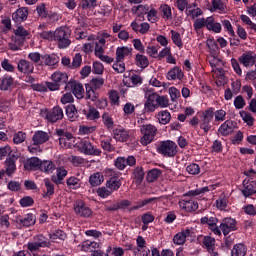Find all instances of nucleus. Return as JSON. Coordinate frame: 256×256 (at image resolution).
Returning a JSON list of instances; mask_svg holds the SVG:
<instances>
[{"label": "nucleus", "mask_w": 256, "mask_h": 256, "mask_svg": "<svg viewBox=\"0 0 256 256\" xmlns=\"http://www.w3.org/2000/svg\"><path fill=\"white\" fill-rule=\"evenodd\" d=\"M54 41L59 49H67L71 45V30L61 26L54 31Z\"/></svg>", "instance_id": "1"}, {"label": "nucleus", "mask_w": 256, "mask_h": 256, "mask_svg": "<svg viewBox=\"0 0 256 256\" xmlns=\"http://www.w3.org/2000/svg\"><path fill=\"white\" fill-rule=\"evenodd\" d=\"M140 133L142 137L140 138V143L144 147L150 145L155 141V137L157 136V127L153 124H144L140 126Z\"/></svg>", "instance_id": "2"}, {"label": "nucleus", "mask_w": 256, "mask_h": 256, "mask_svg": "<svg viewBox=\"0 0 256 256\" xmlns=\"http://www.w3.org/2000/svg\"><path fill=\"white\" fill-rule=\"evenodd\" d=\"M26 247L30 253H37L39 249L51 247V242L49 238L43 236V234H38L33 237L32 241L27 243Z\"/></svg>", "instance_id": "3"}, {"label": "nucleus", "mask_w": 256, "mask_h": 256, "mask_svg": "<svg viewBox=\"0 0 256 256\" xmlns=\"http://www.w3.org/2000/svg\"><path fill=\"white\" fill-rule=\"evenodd\" d=\"M157 153L163 157H175L177 155V144L171 140L160 142Z\"/></svg>", "instance_id": "4"}, {"label": "nucleus", "mask_w": 256, "mask_h": 256, "mask_svg": "<svg viewBox=\"0 0 256 256\" xmlns=\"http://www.w3.org/2000/svg\"><path fill=\"white\" fill-rule=\"evenodd\" d=\"M56 135L59 137V145L64 149H69L73 147V143H75V137L70 132H67L63 129L56 130Z\"/></svg>", "instance_id": "5"}, {"label": "nucleus", "mask_w": 256, "mask_h": 256, "mask_svg": "<svg viewBox=\"0 0 256 256\" xmlns=\"http://www.w3.org/2000/svg\"><path fill=\"white\" fill-rule=\"evenodd\" d=\"M78 149L80 153H83L84 155H92L95 157L101 155V149L97 148L89 140H82L78 145Z\"/></svg>", "instance_id": "6"}, {"label": "nucleus", "mask_w": 256, "mask_h": 256, "mask_svg": "<svg viewBox=\"0 0 256 256\" xmlns=\"http://www.w3.org/2000/svg\"><path fill=\"white\" fill-rule=\"evenodd\" d=\"M211 123H213V108L205 110L200 116V129H203L204 133L211 131Z\"/></svg>", "instance_id": "7"}, {"label": "nucleus", "mask_w": 256, "mask_h": 256, "mask_svg": "<svg viewBox=\"0 0 256 256\" xmlns=\"http://www.w3.org/2000/svg\"><path fill=\"white\" fill-rule=\"evenodd\" d=\"M146 102L144 103V111L145 113H154L157 107V98L155 96V92L151 90H147L145 93Z\"/></svg>", "instance_id": "8"}, {"label": "nucleus", "mask_w": 256, "mask_h": 256, "mask_svg": "<svg viewBox=\"0 0 256 256\" xmlns=\"http://www.w3.org/2000/svg\"><path fill=\"white\" fill-rule=\"evenodd\" d=\"M137 247L133 249L134 256H149L151 250L147 248V241L143 236H138L136 238Z\"/></svg>", "instance_id": "9"}, {"label": "nucleus", "mask_w": 256, "mask_h": 256, "mask_svg": "<svg viewBox=\"0 0 256 256\" xmlns=\"http://www.w3.org/2000/svg\"><path fill=\"white\" fill-rule=\"evenodd\" d=\"M65 89L66 91H72L76 99H83V95H85L83 84L77 81H69L66 83Z\"/></svg>", "instance_id": "10"}, {"label": "nucleus", "mask_w": 256, "mask_h": 256, "mask_svg": "<svg viewBox=\"0 0 256 256\" xmlns=\"http://www.w3.org/2000/svg\"><path fill=\"white\" fill-rule=\"evenodd\" d=\"M202 225H208L209 229L214 233V235L221 236V229L217 227L219 219L215 216H204L200 219Z\"/></svg>", "instance_id": "11"}, {"label": "nucleus", "mask_w": 256, "mask_h": 256, "mask_svg": "<svg viewBox=\"0 0 256 256\" xmlns=\"http://www.w3.org/2000/svg\"><path fill=\"white\" fill-rule=\"evenodd\" d=\"M239 63L246 67L247 69H251L256 63V54L253 51H246L239 57Z\"/></svg>", "instance_id": "12"}, {"label": "nucleus", "mask_w": 256, "mask_h": 256, "mask_svg": "<svg viewBox=\"0 0 256 256\" xmlns=\"http://www.w3.org/2000/svg\"><path fill=\"white\" fill-rule=\"evenodd\" d=\"M219 229L227 237V234L231 233V231H237V221L233 218H224L220 223Z\"/></svg>", "instance_id": "13"}, {"label": "nucleus", "mask_w": 256, "mask_h": 256, "mask_svg": "<svg viewBox=\"0 0 256 256\" xmlns=\"http://www.w3.org/2000/svg\"><path fill=\"white\" fill-rule=\"evenodd\" d=\"M178 205L180 209H182V211H186V213H193L194 211H197V209H199V204L191 198L180 200Z\"/></svg>", "instance_id": "14"}, {"label": "nucleus", "mask_w": 256, "mask_h": 256, "mask_svg": "<svg viewBox=\"0 0 256 256\" xmlns=\"http://www.w3.org/2000/svg\"><path fill=\"white\" fill-rule=\"evenodd\" d=\"M74 211L76 215H79V217H89L93 214V211H91V208L85 204V202L79 200L76 201L74 204Z\"/></svg>", "instance_id": "15"}, {"label": "nucleus", "mask_w": 256, "mask_h": 256, "mask_svg": "<svg viewBox=\"0 0 256 256\" xmlns=\"http://www.w3.org/2000/svg\"><path fill=\"white\" fill-rule=\"evenodd\" d=\"M94 55L103 61V63L111 64L115 59L111 56L105 55V46L95 43Z\"/></svg>", "instance_id": "16"}, {"label": "nucleus", "mask_w": 256, "mask_h": 256, "mask_svg": "<svg viewBox=\"0 0 256 256\" xmlns=\"http://www.w3.org/2000/svg\"><path fill=\"white\" fill-rule=\"evenodd\" d=\"M63 117V108L60 106L53 107L46 115V119L50 121V123H57V121H61Z\"/></svg>", "instance_id": "17"}, {"label": "nucleus", "mask_w": 256, "mask_h": 256, "mask_svg": "<svg viewBox=\"0 0 256 256\" xmlns=\"http://www.w3.org/2000/svg\"><path fill=\"white\" fill-rule=\"evenodd\" d=\"M17 69L23 75H31L35 71V66L29 60L20 59L17 63Z\"/></svg>", "instance_id": "18"}, {"label": "nucleus", "mask_w": 256, "mask_h": 256, "mask_svg": "<svg viewBox=\"0 0 256 256\" xmlns=\"http://www.w3.org/2000/svg\"><path fill=\"white\" fill-rule=\"evenodd\" d=\"M113 137L115 141H120V143H125V141H129V130L123 127H117L113 130Z\"/></svg>", "instance_id": "19"}, {"label": "nucleus", "mask_w": 256, "mask_h": 256, "mask_svg": "<svg viewBox=\"0 0 256 256\" xmlns=\"http://www.w3.org/2000/svg\"><path fill=\"white\" fill-rule=\"evenodd\" d=\"M192 235L193 230L189 228L182 230L173 237V243H175V245H184L185 241H187V237H191Z\"/></svg>", "instance_id": "20"}, {"label": "nucleus", "mask_w": 256, "mask_h": 256, "mask_svg": "<svg viewBox=\"0 0 256 256\" xmlns=\"http://www.w3.org/2000/svg\"><path fill=\"white\" fill-rule=\"evenodd\" d=\"M35 221V215L33 214L16 217V223L20 225V227H31V225H35Z\"/></svg>", "instance_id": "21"}, {"label": "nucleus", "mask_w": 256, "mask_h": 256, "mask_svg": "<svg viewBox=\"0 0 256 256\" xmlns=\"http://www.w3.org/2000/svg\"><path fill=\"white\" fill-rule=\"evenodd\" d=\"M27 17H29L27 8H19L12 14V20L15 23H23V21H27Z\"/></svg>", "instance_id": "22"}, {"label": "nucleus", "mask_w": 256, "mask_h": 256, "mask_svg": "<svg viewBox=\"0 0 256 256\" xmlns=\"http://www.w3.org/2000/svg\"><path fill=\"white\" fill-rule=\"evenodd\" d=\"M33 145L39 146L49 141V133L44 131H36L32 137Z\"/></svg>", "instance_id": "23"}, {"label": "nucleus", "mask_w": 256, "mask_h": 256, "mask_svg": "<svg viewBox=\"0 0 256 256\" xmlns=\"http://www.w3.org/2000/svg\"><path fill=\"white\" fill-rule=\"evenodd\" d=\"M59 63V56L55 54L42 55V61L40 65H46L47 67H55Z\"/></svg>", "instance_id": "24"}, {"label": "nucleus", "mask_w": 256, "mask_h": 256, "mask_svg": "<svg viewBox=\"0 0 256 256\" xmlns=\"http://www.w3.org/2000/svg\"><path fill=\"white\" fill-rule=\"evenodd\" d=\"M41 160L37 157L28 158L24 163L26 171H38L40 169Z\"/></svg>", "instance_id": "25"}, {"label": "nucleus", "mask_w": 256, "mask_h": 256, "mask_svg": "<svg viewBox=\"0 0 256 256\" xmlns=\"http://www.w3.org/2000/svg\"><path fill=\"white\" fill-rule=\"evenodd\" d=\"M202 243L208 251V256H212L213 253H217V251H215V238L211 236H203Z\"/></svg>", "instance_id": "26"}, {"label": "nucleus", "mask_w": 256, "mask_h": 256, "mask_svg": "<svg viewBox=\"0 0 256 256\" xmlns=\"http://www.w3.org/2000/svg\"><path fill=\"white\" fill-rule=\"evenodd\" d=\"M243 186L244 188L241 190V193L244 195V197H251V195H255L256 193L255 182L244 181Z\"/></svg>", "instance_id": "27"}, {"label": "nucleus", "mask_w": 256, "mask_h": 256, "mask_svg": "<svg viewBox=\"0 0 256 256\" xmlns=\"http://www.w3.org/2000/svg\"><path fill=\"white\" fill-rule=\"evenodd\" d=\"M14 84H15V79H13L9 75H4L0 80V90L9 91Z\"/></svg>", "instance_id": "28"}, {"label": "nucleus", "mask_w": 256, "mask_h": 256, "mask_svg": "<svg viewBox=\"0 0 256 256\" xmlns=\"http://www.w3.org/2000/svg\"><path fill=\"white\" fill-rule=\"evenodd\" d=\"M184 76L185 75L183 74V70H181V68L176 66L172 68L170 71H168L166 77L168 81H175V79H178L179 81H181V79H183Z\"/></svg>", "instance_id": "29"}, {"label": "nucleus", "mask_w": 256, "mask_h": 256, "mask_svg": "<svg viewBox=\"0 0 256 256\" xmlns=\"http://www.w3.org/2000/svg\"><path fill=\"white\" fill-rule=\"evenodd\" d=\"M131 48L127 46H121L116 49V61H125V57L131 55Z\"/></svg>", "instance_id": "30"}, {"label": "nucleus", "mask_w": 256, "mask_h": 256, "mask_svg": "<svg viewBox=\"0 0 256 256\" xmlns=\"http://www.w3.org/2000/svg\"><path fill=\"white\" fill-rule=\"evenodd\" d=\"M66 177H67V170L63 167H58L56 168V176L53 175L51 179L53 183H55L56 185H61L63 179H65Z\"/></svg>", "instance_id": "31"}, {"label": "nucleus", "mask_w": 256, "mask_h": 256, "mask_svg": "<svg viewBox=\"0 0 256 256\" xmlns=\"http://www.w3.org/2000/svg\"><path fill=\"white\" fill-rule=\"evenodd\" d=\"M51 80L54 83L62 85V83H67V81L69 80V76L65 72L56 71L51 75Z\"/></svg>", "instance_id": "32"}, {"label": "nucleus", "mask_w": 256, "mask_h": 256, "mask_svg": "<svg viewBox=\"0 0 256 256\" xmlns=\"http://www.w3.org/2000/svg\"><path fill=\"white\" fill-rule=\"evenodd\" d=\"M44 185L46 187V190L43 192V197H53V195H55V184H53V181L49 180V178H45Z\"/></svg>", "instance_id": "33"}, {"label": "nucleus", "mask_w": 256, "mask_h": 256, "mask_svg": "<svg viewBox=\"0 0 256 256\" xmlns=\"http://www.w3.org/2000/svg\"><path fill=\"white\" fill-rule=\"evenodd\" d=\"M57 169V166H55V163L51 160H43L40 161V168L39 170L43 173H53Z\"/></svg>", "instance_id": "34"}, {"label": "nucleus", "mask_w": 256, "mask_h": 256, "mask_svg": "<svg viewBox=\"0 0 256 256\" xmlns=\"http://www.w3.org/2000/svg\"><path fill=\"white\" fill-rule=\"evenodd\" d=\"M105 181V178L101 172H95L89 177V183L92 187H99Z\"/></svg>", "instance_id": "35"}, {"label": "nucleus", "mask_w": 256, "mask_h": 256, "mask_svg": "<svg viewBox=\"0 0 256 256\" xmlns=\"http://www.w3.org/2000/svg\"><path fill=\"white\" fill-rule=\"evenodd\" d=\"M175 6L181 13L183 11H189V9H193V7H197V3H189L188 0H177L175 2Z\"/></svg>", "instance_id": "36"}, {"label": "nucleus", "mask_w": 256, "mask_h": 256, "mask_svg": "<svg viewBox=\"0 0 256 256\" xmlns=\"http://www.w3.org/2000/svg\"><path fill=\"white\" fill-rule=\"evenodd\" d=\"M83 115H85L88 121H95L99 119V117H101V114L99 113L98 109L91 106L88 110H83Z\"/></svg>", "instance_id": "37"}, {"label": "nucleus", "mask_w": 256, "mask_h": 256, "mask_svg": "<svg viewBox=\"0 0 256 256\" xmlns=\"http://www.w3.org/2000/svg\"><path fill=\"white\" fill-rule=\"evenodd\" d=\"M205 193H209V187L197 188L195 190H190L186 193V197H193L195 199H201Z\"/></svg>", "instance_id": "38"}, {"label": "nucleus", "mask_w": 256, "mask_h": 256, "mask_svg": "<svg viewBox=\"0 0 256 256\" xmlns=\"http://www.w3.org/2000/svg\"><path fill=\"white\" fill-rule=\"evenodd\" d=\"M208 31H213V33H221V23L215 22L213 17H207V26Z\"/></svg>", "instance_id": "39"}, {"label": "nucleus", "mask_w": 256, "mask_h": 256, "mask_svg": "<svg viewBox=\"0 0 256 256\" xmlns=\"http://www.w3.org/2000/svg\"><path fill=\"white\" fill-rule=\"evenodd\" d=\"M14 35L17 39L24 42L25 39H29L31 32H29V30L25 29L23 26H18L16 29H14Z\"/></svg>", "instance_id": "40"}, {"label": "nucleus", "mask_w": 256, "mask_h": 256, "mask_svg": "<svg viewBox=\"0 0 256 256\" xmlns=\"http://www.w3.org/2000/svg\"><path fill=\"white\" fill-rule=\"evenodd\" d=\"M219 134L227 137L233 131V121L226 120L218 129Z\"/></svg>", "instance_id": "41"}, {"label": "nucleus", "mask_w": 256, "mask_h": 256, "mask_svg": "<svg viewBox=\"0 0 256 256\" xmlns=\"http://www.w3.org/2000/svg\"><path fill=\"white\" fill-rule=\"evenodd\" d=\"M159 11H160V13H162V18L165 21H171V19H173V13L171 12V6H169L167 4H162L159 7Z\"/></svg>", "instance_id": "42"}, {"label": "nucleus", "mask_w": 256, "mask_h": 256, "mask_svg": "<svg viewBox=\"0 0 256 256\" xmlns=\"http://www.w3.org/2000/svg\"><path fill=\"white\" fill-rule=\"evenodd\" d=\"M121 185V179H119L118 177H111L106 183L107 188L112 191V193L113 191H117L121 187Z\"/></svg>", "instance_id": "43"}, {"label": "nucleus", "mask_w": 256, "mask_h": 256, "mask_svg": "<svg viewBox=\"0 0 256 256\" xmlns=\"http://www.w3.org/2000/svg\"><path fill=\"white\" fill-rule=\"evenodd\" d=\"M157 119L160 125H167L171 121V113L167 110H162L158 112Z\"/></svg>", "instance_id": "44"}, {"label": "nucleus", "mask_w": 256, "mask_h": 256, "mask_svg": "<svg viewBox=\"0 0 256 256\" xmlns=\"http://www.w3.org/2000/svg\"><path fill=\"white\" fill-rule=\"evenodd\" d=\"M96 249H99V243L95 241H85L82 243V251L86 253H93Z\"/></svg>", "instance_id": "45"}, {"label": "nucleus", "mask_w": 256, "mask_h": 256, "mask_svg": "<svg viewBox=\"0 0 256 256\" xmlns=\"http://www.w3.org/2000/svg\"><path fill=\"white\" fill-rule=\"evenodd\" d=\"M125 255V250L121 247L108 246L106 249V256H123Z\"/></svg>", "instance_id": "46"}, {"label": "nucleus", "mask_w": 256, "mask_h": 256, "mask_svg": "<svg viewBox=\"0 0 256 256\" xmlns=\"http://www.w3.org/2000/svg\"><path fill=\"white\" fill-rule=\"evenodd\" d=\"M247 253V247L245 244L239 243L233 247L232 256H245Z\"/></svg>", "instance_id": "47"}, {"label": "nucleus", "mask_w": 256, "mask_h": 256, "mask_svg": "<svg viewBox=\"0 0 256 256\" xmlns=\"http://www.w3.org/2000/svg\"><path fill=\"white\" fill-rule=\"evenodd\" d=\"M135 61H136V65L138 67H141L142 69L149 67V59L147 58V56L143 54H137Z\"/></svg>", "instance_id": "48"}, {"label": "nucleus", "mask_w": 256, "mask_h": 256, "mask_svg": "<svg viewBox=\"0 0 256 256\" xmlns=\"http://www.w3.org/2000/svg\"><path fill=\"white\" fill-rule=\"evenodd\" d=\"M171 39L174 43V45H176V47H178L179 49L183 48V39L181 38V34H179V32L175 31V30H171Z\"/></svg>", "instance_id": "49"}, {"label": "nucleus", "mask_w": 256, "mask_h": 256, "mask_svg": "<svg viewBox=\"0 0 256 256\" xmlns=\"http://www.w3.org/2000/svg\"><path fill=\"white\" fill-rule=\"evenodd\" d=\"M105 84V80L103 78H93L90 83L87 85V87H90L91 89H94L97 91V89H101L103 85Z\"/></svg>", "instance_id": "50"}, {"label": "nucleus", "mask_w": 256, "mask_h": 256, "mask_svg": "<svg viewBox=\"0 0 256 256\" xmlns=\"http://www.w3.org/2000/svg\"><path fill=\"white\" fill-rule=\"evenodd\" d=\"M133 178L135 182L139 185L145 179V172L143 171V168L136 167L133 172Z\"/></svg>", "instance_id": "51"}, {"label": "nucleus", "mask_w": 256, "mask_h": 256, "mask_svg": "<svg viewBox=\"0 0 256 256\" xmlns=\"http://www.w3.org/2000/svg\"><path fill=\"white\" fill-rule=\"evenodd\" d=\"M187 17H191L192 19H197V17H201L203 15V10L199 7H192L189 10L185 11Z\"/></svg>", "instance_id": "52"}, {"label": "nucleus", "mask_w": 256, "mask_h": 256, "mask_svg": "<svg viewBox=\"0 0 256 256\" xmlns=\"http://www.w3.org/2000/svg\"><path fill=\"white\" fill-rule=\"evenodd\" d=\"M77 108L75 105H68L66 107V115L69 121H77Z\"/></svg>", "instance_id": "53"}, {"label": "nucleus", "mask_w": 256, "mask_h": 256, "mask_svg": "<svg viewBox=\"0 0 256 256\" xmlns=\"http://www.w3.org/2000/svg\"><path fill=\"white\" fill-rule=\"evenodd\" d=\"M66 184L70 189H79L81 187V180L75 176H71L67 179Z\"/></svg>", "instance_id": "54"}, {"label": "nucleus", "mask_w": 256, "mask_h": 256, "mask_svg": "<svg viewBox=\"0 0 256 256\" xmlns=\"http://www.w3.org/2000/svg\"><path fill=\"white\" fill-rule=\"evenodd\" d=\"M206 45L210 51V55H219V46L213 39H208Z\"/></svg>", "instance_id": "55"}, {"label": "nucleus", "mask_w": 256, "mask_h": 256, "mask_svg": "<svg viewBox=\"0 0 256 256\" xmlns=\"http://www.w3.org/2000/svg\"><path fill=\"white\" fill-rule=\"evenodd\" d=\"M102 121L107 129H113V127H115V122L113 121V118L109 112H105L102 115Z\"/></svg>", "instance_id": "56"}, {"label": "nucleus", "mask_w": 256, "mask_h": 256, "mask_svg": "<svg viewBox=\"0 0 256 256\" xmlns=\"http://www.w3.org/2000/svg\"><path fill=\"white\" fill-rule=\"evenodd\" d=\"M161 177V170L159 169H152L147 174V182L148 183H154V181H157Z\"/></svg>", "instance_id": "57"}, {"label": "nucleus", "mask_w": 256, "mask_h": 256, "mask_svg": "<svg viewBox=\"0 0 256 256\" xmlns=\"http://www.w3.org/2000/svg\"><path fill=\"white\" fill-rule=\"evenodd\" d=\"M8 45L11 51H21V47H23V40H19V38L14 37Z\"/></svg>", "instance_id": "58"}, {"label": "nucleus", "mask_w": 256, "mask_h": 256, "mask_svg": "<svg viewBox=\"0 0 256 256\" xmlns=\"http://www.w3.org/2000/svg\"><path fill=\"white\" fill-rule=\"evenodd\" d=\"M149 11V6L148 5H138V6H134L132 8V13H134V15H147Z\"/></svg>", "instance_id": "59"}, {"label": "nucleus", "mask_w": 256, "mask_h": 256, "mask_svg": "<svg viewBox=\"0 0 256 256\" xmlns=\"http://www.w3.org/2000/svg\"><path fill=\"white\" fill-rule=\"evenodd\" d=\"M16 162L5 160V173L8 175V177H11L15 171H17V166L15 164Z\"/></svg>", "instance_id": "60"}, {"label": "nucleus", "mask_w": 256, "mask_h": 256, "mask_svg": "<svg viewBox=\"0 0 256 256\" xmlns=\"http://www.w3.org/2000/svg\"><path fill=\"white\" fill-rule=\"evenodd\" d=\"M155 97H156V105L157 107H161L162 109H164L165 107H169V99H167V97L165 96H159V94L155 93Z\"/></svg>", "instance_id": "61"}, {"label": "nucleus", "mask_w": 256, "mask_h": 256, "mask_svg": "<svg viewBox=\"0 0 256 256\" xmlns=\"http://www.w3.org/2000/svg\"><path fill=\"white\" fill-rule=\"evenodd\" d=\"M213 117L216 123H223V121H225L227 117V112L223 109L216 110L215 112H213Z\"/></svg>", "instance_id": "62"}, {"label": "nucleus", "mask_w": 256, "mask_h": 256, "mask_svg": "<svg viewBox=\"0 0 256 256\" xmlns=\"http://www.w3.org/2000/svg\"><path fill=\"white\" fill-rule=\"evenodd\" d=\"M97 127L89 126V125H81L79 127V135H91V133H95Z\"/></svg>", "instance_id": "63"}, {"label": "nucleus", "mask_w": 256, "mask_h": 256, "mask_svg": "<svg viewBox=\"0 0 256 256\" xmlns=\"http://www.w3.org/2000/svg\"><path fill=\"white\" fill-rule=\"evenodd\" d=\"M95 91V89L86 86V99H89L90 101H97V99H99V93Z\"/></svg>", "instance_id": "64"}]
</instances>
